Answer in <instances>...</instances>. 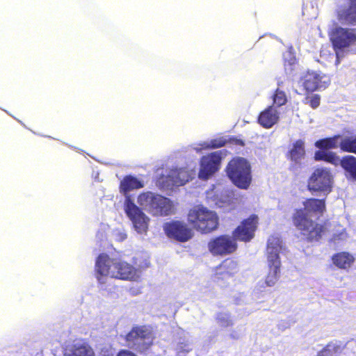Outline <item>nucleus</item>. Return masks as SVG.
<instances>
[{
    "instance_id": "1",
    "label": "nucleus",
    "mask_w": 356,
    "mask_h": 356,
    "mask_svg": "<svg viewBox=\"0 0 356 356\" xmlns=\"http://www.w3.org/2000/svg\"><path fill=\"white\" fill-rule=\"evenodd\" d=\"M148 267V263L133 266L130 264L117 259H111L107 254H99L96 260V277L101 284L106 283L107 277L124 280L136 281L141 273L142 269Z\"/></svg>"
},
{
    "instance_id": "2",
    "label": "nucleus",
    "mask_w": 356,
    "mask_h": 356,
    "mask_svg": "<svg viewBox=\"0 0 356 356\" xmlns=\"http://www.w3.org/2000/svg\"><path fill=\"white\" fill-rule=\"evenodd\" d=\"M304 209L296 211L293 216L295 226L309 241H318L323 232V227L316 223L310 217L321 216L325 208L323 200L309 199L305 202Z\"/></svg>"
},
{
    "instance_id": "3",
    "label": "nucleus",
    "mask_w": 356,
    "mask_h": 356,
    "mask_svg": "<svg viewBox=\"0 0 356 356\" xmlns=\"http://www.w3.org/2000/svg\"><path fill=\"white\" fill-rule=\"evenodd\" d=\"M258 223V217L251 216L245 220L233 232V236L222 235L209 243V249L213 254L225 255L234 252L237 248L236 240L249 241L254 237Z\"/></svg>"
},
{
    "instance_id": "4",
    "label": "nucleus",
    "mask_w": 356,
    "mask_h": 356,
    "mask_svg": "<svg viewBox=\"0 0 356 356\" xmlns=\"http://www.w3.org/2000/svg\"><path fill=\"white\" fill-rule=\"evenodd\" d=\"M144 183L133 176H126L120 183V191L124 194V210L133 225L135 231L140 234H145L147 231L149 218L137 206L127 192L141 188Z\"/></svg>"
},
{
    "instance_id": "5",
    "label": "nucleus",
    "mask_w": 356,
    "mask_h": 356,
    "mask_svg": "<svg viewBox=\"0 0 356 356\" xmlns=\"http://www.w3.org/2000/svg\"><path fill=\"white\" fill-rule=\"evenodd\" d=\"M284 250V245L280 236L272 235L267 243L266 255L268 266V273L264 282H260L259 286L261 288L273 286L280 277L281 261L280 254Z\"/></svg>"
},
{
    "instance_id": "6",
    "label": "nucleus",
    "mask_w": 356,
    "mask_h": 356,
    "mask_svg": "<svg viewBox=\"0 0 356 356\" xmlns=\"http://www.w3.org/2000/svg\"><path fill=\"white\" fill-rule=\"evenodd\" d=\"M140 208L154 216H168L173 213L172 202L167 197L150 191L140 193L137 198Z\"/></svg>"
},
{
    "instance_id": "7",
    "label": "nucleus",
    "mask_w": 356,
    "mask_h": 356,
    "mask_svg": "<svg viewBox=\"0 0 356 356\" xmlns=\"http://www.w3.org/2000/svg\"><path fill=\"white\" fill-rule=\"evenodd\" d=\"M188 220L195 229L204 233L216 229L218 224L216 213L202 206L189 211Z\"/></svg>"
},
{
    "instance_id": "8",
    "label": "nucleus",
    "mask_w": 356,
    "mask_h": 356,
    "mask_svg": "<svg viewBox=\"0 0 356 356\" xmlns=\"http://www.w3.org/2000/svg\"><path fill=\"white\" fill-rule=\"evenodd\" d=\"M227 173L232 181L238 188L247 189L252 180L250 165L243 158H235L229 161Z\"/></svg>"
},
{
    "instance_id": "9",
    "label": "nucleus",
    "mask_w": 356,
    "mask_h": 356,
    "mask_svg": "<svg viewBox=\"0 0 356 356\" xmlns=\"http://www.w3.org/2000/svg\"><path fill=\"white\" fill-rule=\"evenodd\" d=\"M154 340V335L149 327L135 326L126 336L127 346L138 352H145L149 348Z\"/></svg>"
},
{
    "instance_id": "10",
    "label": "nucleus",
    "mask_w": 356,
    "mask_h": 356,
    "mask_svg": "<svg viewBox=\"0 0 356 356\" xmlns=\"http://www.w3.org/2000/svg\"><path fill=\"white\" fill-rule=\"evenodd\" d=\"M195 174L186 168H169L158 178L157 185L163 189H172L175 186H180L192 179Z\"/></svg>"
},
{
    "instance_id": "11",
    "label": "nucleus",
    "mask_w": 356,
    "mask_h": 356,
    "mask_svg": "<svg viewBox=\"0 0 356 356\" xmlns=\"http://www.w3.org/2000/svg\"><path fill=\"white\" fill-rule=\"evenodd\" d=\"M330 38L339 58V50H345L356 44V29L335 26L330 32Z\"/></svg>"
},
{
    "instance_id": "12",
    "label": "nucleus",
    "mask_w": 356,
    "mask_h": 356,
    "mask_svg": "<svg viewBox=\"0 0 356 356\" xmlns=\"http://www.w3.org/2000/svg\"><path fill=\"white\" fill-rule=\"evenodd\" d=\"M332 186L333 176L327 168L316 169L308 181V188L312 193L327 195L332 191Z\"/></svg>"
},
{
    "instance_id": "13",
    "label": "nucleus",
    "mask_w": 356,
    "mask_h": 356,
    "mask_svg": "<svg viewBox=\"0 0 356 356\" xmlns=\"http://www.w3.org/2000/svg\"><path fill=\"white\" fill-rule=\"evenodd\" d=\"M165 234L170 238L180 242H186L193 236V232L184 221L172 220L163 225Z\"/></svg>"
},
{
    "instance_id": "14",
    "label": "nucleus",
    "mask_w": 356,
    "mask_h": 356,
    "mask_svg": "<svg viewBox=\"0 0 356 356\" xmlns=\"http://www.w3.org/2000/svg\"><path fill=\"white\" fill-rule=\"evenodd\" d=\"M330 83V79L325 74L308 71L300 78V84L307 92H313L326 88Z\"/></svg>"
},
{
    "instance_id": "15",
    "label": "nucleus",
    "mask_w": 356,
    "mask_h": 356,
    "mask_svg": "<svg viewBox=\"0 0 356 356\" xmlns=\"http://www.w3.org/2000/svg\"><path fill=\"white\" fill-rule=\"evenodd\" d=\"M225 156L223 150H219L203 156L201 159L199 177L207 179L218 169L222 159Z\"/></svg>"
},
{
    "instance_id": "16",
    "label": "nucleus",
    "mask_w": 356,
    "mask_h": 356,
    "mask_svg": "<svg viewBox=\"0 0 356 356\" xmlns=\"http://www.w3.org/2000/svg\"><path fill=\"white\" fill-rule=\"evenodd\" d=\"M207 198L211 204L220 208H224L225 211L234 208L232 193L227 189L222 191L219 193L218 188L212 189L207 193Z\"/></svg>"
},
{
    "instance_id": "17",
    "label": "nucleus",
    "mask_w": 356,
    "mask_h": 356,
    "mask_svg": "<svg viewBox=\"0 0 356 356\" xmlns=\"http://www.w3.org/2000/svg\"><path fill=\"white\" fill-rule=\"evenodd\" d=\"M63 349L65 356H95L92 348L82 341L66 342Z\"/></svg>"
},
{
    "instance_id": "18",
    "label": "nucleus",
    "mask_w": 356,
    "mask_h": 356,
    "mask_svg": "<svg viewBox=\"0 0 356 356\" xmlns=\"http://www.w3.org/2000/svg\"><path fill=\"white\" fill-rule=\"evenodd\" d=\"M179 337L177 339L175 350L177 353L186 355L194 348L196 343V338L189 332L181 330L178 333Z\"/></svg>"
},
{
    "instance_id": "19",
    "label": "nucleus",
    "mask_w": 356,
    "mask_h": 356,
    "mask_svg": "<svg viewBox=\"0 0 356 356\" xmlns=\"http://www.w3.org/2000/svg\"><path fill=\"white\" fill-rule=\"evenodd\" d=\"M280 119V113L274 105H271L262 111L258 118V122L264 128H271Z\"/></svg>"
},
{
    "instance_id": "20",
    "label": "nucleus",
    "mask_w": 356,
    "mask_h": 356,
    "mask_svg": "<svg viewBox=\"0 0 356 356\" xmlns=\"http://www.w3.org/2000/svg\"><path fill=\"white\" fill-rule=\"evenodd\" d=\"M238 264L232 259L225 260L216 269V276L218 279L230 277L238 272Z\"/></svg>"
},
{
    "instance_id": "21",
    "label": "nucleus",
    "mask_w": 356,
    "mask_h": 356,
    "mask_svg": "<svg viewBox=\"0 0 356 356\" xmlns=\"http://www.w3.org/2000/svg\"><path fill=\"white\" fill-rule=\"evenodd\" d=\"M339 19L350 24H356V0H349V7L341 10L339 13Z\"/></svg>"
},
{
    "instance_id": "22",
    "label": "nucleus",
    "mask_w": 356,
    "mask_h": 356,
    "mask_svg": "<svg viewBox=\"0 0 356 356\" xmlns=\"http://www.w3.org/2000/svg\"><path fill=\"white\" fill-rule=\"evenodd\" d=\"M333 263L339 268H349L355 261V257L350 253L343 252L332 257Z\"/></svg>"
},
{
    "instance_id": "23",
    "label": "nucleus",
    "mask_w": 356,
    "mask_h": 356,
    "mask_svg": "<svg viewBox=\"0 0 356 356\" xmlns=\"http://www.w3.org/2000/svg\"><path fill=\"white\" fill-rule=\"evenodd\" d=\"M314 159L316 161H325L335 166L340 165L341 163V159L335 152L327 150L316 151Z\"/></svg>"
},
{
    "instance_id": "24",
    "label": "nucleus",
    "mask_w": 356,
    "mask_h": 356,
    "mask_svg": "<svg viewBox=\"0 0 356 356\" xmlns=\"http://www.w3.org/2000/svg\"><path fill=\"white\" fill-rule=\"evenodd\" d=\"M342 137L340 135H336L333 137L326 138L317 140L315 146L321 150H327L330 149H336L340 147V141Z\"/></svg>"
},
{
    "instance_id": "25",
    "label": "nucleus",
    "mask_w": 356,
    "mask_h": 356,
    "mask_svg": "<svg viewBox=\"0 0 356 356\" xmlns=\"http://www.w3.org/2000/svg\"><path fill=\"white\" fill-rule=\"evenodd\" d=\"M340 165L348 174V177L356 180V158L351 155H347L341 159Z\"/></svg>"
},
{
    "instance_id": "26",
    "label": "nucleus",
    "mask_w": 356,
    "mask_h": 356,
    "mask_svg": "<svg viewBox=\"0 0 356 356\" xmlns=\"http://www.w3.org/2000/svg\"><path fill=\"white\" fill-rule=\"evenodd\" d=\"M284 60L286 73L293 76L298 67L294 54L291 51H287L284 54Z\"/></svg>"
},
{
    "instance_id": "27",
    "label": "nucleus",
    "mask_w": 356,
    "mask_h": 356,
    "mask_svg": "<svg viewBox=\"0 0 356 356\" xmlns=\"http://www.w3.org/2000/svg\"><path fill=\"white\" fill-rule=\"evenodd\" d=\"M304 145L305 143L302 140H298L293 144V147L290 152L291 158L293 161L298 162L304 157L305 154Z\"/></svg>"
},
{
    "instance_id": "28",
    "label": "nucleus",
    "mask_w": 356,
    "mask_h": 356,
    "mask_svg": "<svg viewBox=\"0 0 356 356\" xmlns=\"http://www.w3.org/2000/svg\"><path fill=\"white\" fill-rule=\"evenodd\" d=\"M340 148L343 152L356 154V136H344L340 141Z\"/></svg>"
},
{
    "instance_id": "29",
    "label": "nucleus",
    "mask_w": 356,
    "mask_h": 356,
    "mask_svg": "<svg viewBox=\"0 0 356 356\" xmlns=\"http://www.w3.org/2000/svg\"><path fill=\"white\" fill-rule=\"evenodd\" d=\"M217 324L222 327H227L234 325L231 314L227 312H220L216 317Z\"/></svg>"
},
{
    "instance_id": "30",
    "label": "nucleus",
    "mask_w": 356,
    "mask_h": 356,
    "mask_svg": "<svg viewBox=\"0 0 356 356\" xmlns=\"http://www.w3.org/2000/svg\"><path fill=\"white\" fill-rule=\"evenodd\" d=\"M225 141L223 140H212L211 141H206L202 143L195 146L193 148L197 152H200V151L203 149H209V148H217L222 147L225 145Z\"/></svg>"
},
{
    "instance_id": "31",
    "label": "nucleus",
    "mask_w": 356,
    "mask_h": 356,
    "mask_svg": "<svg viewBox=\"0 0 356 356\" xmlns=\"http://www.w3.org/2000/svg\"><path fill=\"white\" fill-rule=\"evenodd\" d=\"M273 105L275 106L277 108L281 106L284 105L287 102V99H286L285 92L284 91L281 90L280 88H277L275 90V94L273 95Z\"/></svg>"
},
{
    "instance_id": "32",
    "label": "nucleus",
    "mask_w": 356,
    "mask_h": 356,
    "mask_svg": "<svg viewBox=\"0 0 356 356\" xmlns=\"http://www.w3.org/2000/svg\"><path fill=\"white\" fill-rule=\"evenodd\" d=\"M334 352L335 346L329 344L318 353V356H334Z\"/></svg>"
},
{
    "instance_id": "33",
    "label": "nucleus",
    "mask_w": 356,
    "mask_h": 356,
    "mask_svg": "<svg viewBox=\"0 0 356 356\" xmlns=\"http://www.w3.org/2000/svg\"><path fill=\"white\" fill-rule=\"evenodd\" d=\"M113 236L118 241H122L127 238V234L122 229H115L113 231Z\"/></svg>"
},
{
    "instance_id": "34",
    "label": "nucleus",
    "mask_w": 356,
    "mask_h": 356,
    "mask_svg": "<svg viewBox=\"0 0 356 356\" xmlns=\"http://www.w3.org/2000/svg\"><path fill=\"white\" fill-rule=\"evenodd\" d=\"M306 100L309 101V104L313 108H316L320 104V96L318 95H313L307 97Z\"/></svg>"
},
{
    "instance_id": "35",
    "label": "nucleus",
    "mask_w": 356,
    "mask_h": 356,
    "mask_svg": "<svg viewBox=\"0 0 356 356\" xmlns=\"http://www.w3.org/2000/svg\"><path fill=\"white\" fill-rule=\"evenodd\" d=\"M117 356H136L134 353L128 350L120 351Z\"/></svg>"
},
{
    "instance_id": "36",
    "label": "nucleus",
    "mask_w": 356,
    "mask_h": 356,
    "mask_svg": "<svg viewBox=\"0 0 356 356\" xmlns=\"http://www.w3.org/2000/svg\"><path fill=\"white\" fill-rule=\"evenodd\" d=\"M229 337L233 339H238L240 337L239 334L235 330L232 331L229 334Z\"/></svg>"
},
{
    "instance_id": "37",
    "label": "nucleus",
    "mask_w": 356,
    "mask_h": 356,
    "mask_svg": "<svg viewBox=\"0 0 356 356\" xmlns=\"http://www.w3.org/2000/svg\"><path fill=\"white\" fill-rule=\"evenodd\" d=\"M177 356H186V355L180 354L179 355L178 353H177Z\"/></svg>"
}]
</instances>
